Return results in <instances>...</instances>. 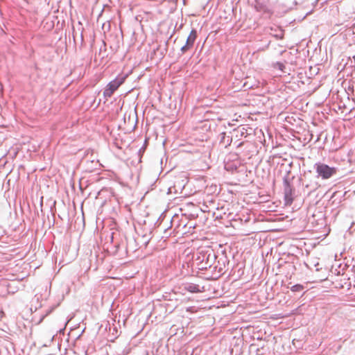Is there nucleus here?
Listing matches in <instances>:
<instances>
[{
    "label": "nucleus",
    "mask_w": 355,
    "mask_h": 355,
    "mask_svg": "<svg viewBox=\"0 0 355 355\" xmlns=\"http://www.w3.org/2000/svg\"><path fill=\"white\" fill-rule=\"evenodd\" d=\"M232 132H222L219 135V144L224 148H227L232 142L233 135H230Z\"/></svg>",
    "instance_id": "8"
},
{
    "label": "nucleus",
    "mask_w": 355,
    "mask_h": 355,
    "mask_svg": "<svg viewBox=\"0 0 355 355\" xmlns=\"http://www.w3.org/2000/svg\"><path fill=\"white\" fill-rule=\"evenodd\" d=\"M49 312H50V311H49V312H48L45 315H43V316H42V318H41L40 321H42V320L44 318V317H45V316H46V315Z\"/></svg>",
    "instance_id": "17"
},
{
    "label": "nucleus",
    "mask_w": 355,
    "mask_h": 355,
    "mask_svg": "<svg viewBox=\"0 0 355 355\" xmlns=\"http://www.w3.org/2000/svg\"><path fill=\"white\" fill-rule=\"evenodd\" d=\"M317 175H313L311 172L304 173L301 179L302 186L304 187V191H306L308 194H310L316 191L320 187Z\"/></svg>",
    "instance_id": "2"
},
{
    "label": "nucleus",
    "mask_w": 355,
    "mask_h": 355,
    "mask_svg": "<svg viewBox=\"0 0 355 355\" xmlns=\"http://www.w3.org/2000/svg\"><path fill=\"white\" fill-rule=\"evenodd\" d=\"M232 133H238L243 137L246 133V130L244 128H237L233 130Z\"/></svg>",
    "instance_id": "13"
},
{
    "label": "nucleus",
    "mask_w": 355,
    "mask_h": 355,
    "mask_svg": "<svg viewBox=\"0 0 355 355\" xmlns=\"http://www.w3.org/2000/svg\"><path fill=\"white\" fill-rule=\"evenodd\" d=\"M317 177H321L322 179H329L336 173V168L330 167L327 164L323 163H316L314 166Z\"/></svg>",
    "instance_id": "3"
},
{
    "label": "nucleus",
    "mask_w": 355,
    "mask_h": 355,
    "mask_svg": "<svg viewBox=\"0 0 355 355\" xmlns=\"http://www.w3.org/2000/svg\"><path fill=\"white\" fill-rule=\"evenodd\" d=\"M272 67L275 69H277L283 72H284L285 65L280 62H276L272 64Z\"/></svg>",
    "instance_id": "11"
},
{
    "label": "nucleus",
    "mask_w": 355,
    "mask_h": 355,
    "mask_svg": "<svg viewBox=\"0 0 355 355\" xmlns=\"http://www.w3.org/2000/svg\"><path fill=\"white\" fill-rule=\"evenodd\" d=\"M351 286V283H350V282H349V283L347 284V288H348V289L349 288V286Z\"/></svg>",
    "instance_id": "18"
},
{
    "label": "nucleus",
    "mask_w": 355,
    "mask_h": 355,
    "mask_svg": "<svg viewBox=\"0 0 355 355\" xmlns=\"http://www.w3.org/2000/svg\"><path fill=\"white\" fill-rule=\"evenodd\" d=\"M217 263L213 267V268L214 272H217L218 273V277H220L225 272L226 265H228L230 261L227 257L223 254L219 257H217Z\"/></svg>",
    "instance_id": "6"
},
{
    "label": "nucleus",
    "mask_w": 355,
    "mask_h": 355,
    "mask_svg": "<svg viewBox=\"0 0 355 355\" xmlns=\"http://www.w3.org/2000/svg\"><path fill=\"white\" fill-rule=\"evenodd\" d=\"M234 135L233 137L234 136L236 138H239L241 137L240 135L238 134V133H232Z\"/></svg>",
    "instance_id": "15"
},
{
    "label": "nucleus",
    "mask_w": 355,
    "mask_h": 355,
    "mask_svg": "<svg viewBox=\"0 0 355 355\" xmlns=\"http://www.w3.org/2000/svg\"><path fill=\"white\" fill-rule=\"evenodd\" d=\"M284 194L286 205H291L295 198V189L288 180V175L284 178Z\"/></svg>",
    "instance_id": "5"
},
{
    "label": "nucleus",
    "mask_w": 355,
    "mask_h": 355,
    "mask_svg": "<svg viewBox=\"0 0 355 355\" xmlns=\"http://www.w3.org/2000/svg\"><path fill=\"white\" fill-rule=\"evenodd\" d=\"M243 144V142H240L239 144H238L237 148H239V147L242 146Z\"/></svg>",
    "instance_id": "16"
},
{
    "label": "nucleus",
    "mask_w": 355,
    "mask_h": 355,
    "mask_svg": "<svg viewBox=\"0 0 355 355\" xmlns=\"http://www.w3.org/2000/svg\"><path fill=\"white\" fill-rule=\"evenodd\" d=\"M196 38L197 31L196 29H192L187 39L186 44L180 49L182 54L185 53L193 47Z\"/></svg>",
    "instance_id": "7"
},
{
    "label": "nucleus",
    "mask_w": 355,
    "mask_h": 355,
    "mask_svg": "<svg viewBox=\"0 0 355 355\" xmlns=\"http://www.w3.org/2000/svg\"><path fill=\"white\" fill-rule=\"evenodd\" d=\"M217 256L213 249L209 247L199 248L196 252L195 261L199 270L211 268L215 263Z\"/></svg>",
    "instance_id": "1"
},
{
    "label": "nucleus",
    "mask_w": 355,
    "mask_h": 355,
    "mask_svg": "<svg viewBox=\"0 0 355 355\" xmlns=\"http://www.w3.org/2000/svg\"><path fill=\"white\" fill-rule=\"evenodd\" d=\"M125 79V76H119L110 82L103 91L104 97L106 98L111 97L114 92L123 83Z\"/></svg>",
    "instance_id": "4"
},
{
    "label": "nucleus",
    "mask_w": 355,
    "mask_h": 355,
    "mask_svg": "<svg viewBox=\"0 0 355 355\" xmlns=\"http://www.w3.org/2000/svg\"><path fill=\"white\" fill-rule=\"evenodd\" d=\"M85 355H87V354H85Z\"/></svg>",
    "instance_id": "20"
},
{
    "label": "nucleus",
    "mask_w": 355,
    "mask_h": 355,
    "mask_svg": "<svg viewBox=\"0 0 355 355\" xmlns=\"http://www.w3.org/2000/svg\"><path fill=\"white\" fill-rule=\"evenodd\" d=\"M304 289V286L301 284H295L291 288V291L293 292H302Z\"/></svg>",
    "instance_id": "12"
},
{
    "label": "nucleus",
    "mask_w": 355,
    "mask_h": 355,
    "mask_svg": "<svg viewBox=\"0 0 355 355\" xmlns=\"http://www.w3.org/2000/svg\"><path fill=\"white\" fill-rule=\"evenodd\" d=\"M184 288L190 293H197L201 292L200 286L193 283H186L184 284Z\"/></svg>",
    "instance_id": "9"
},
{
    "label": "nucleus",
    "mask_w": 355,
    "mask_h": 355,
    "mask_svg": "<svg viewBox=\"0 0 355 355\" xmlns=\"http://www.w3.org/2000/svg\"><path fill=\"white\" fill-rule=\"evenodd\" d=\"M275 31V33H271L270 34L272 35L275 37L277 39H282L284 35V31L280 28H271V31Z\"/></svg>",
    "instance_id": "10"
},
{
    "label": "nucleus",
    "mask_w": 355,
    "mask_h": 355,
    "mask_svg": "<svg viewBox=\"0 0 355 355\" xmlns=\"http://www.w3.org/2000/svg\"><path fill=\"white\" fill-rule=\"evenodd\" d=\"M144 243H143V244L146 246V245L148 244V243L149 240H148V239H146L145 238V236H144Z\"/></svg>",
    "instance_id": "14"
},
{
    "label": "nucleus",
    "mask_w": 355,
    "mask_h": 355,
    "mask_svg": "<svg viewBox=\"0 0 355 355\" xmlns=\"http://www.w3.org/2000/svg\"><path fill=\"white\" fill-rule=\"evenodd\" d=\"M81 40H82V41L83 40V36L82 34H81Z\"/></svg>",
    "instance_id": "19"
}]
</instances>
